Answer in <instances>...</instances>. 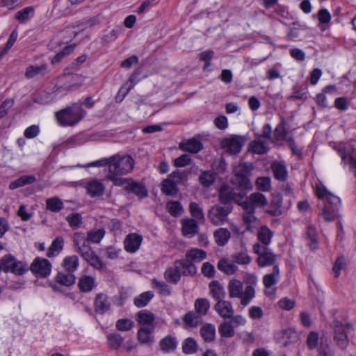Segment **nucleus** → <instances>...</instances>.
<instances>
[{"mask_svg": "<svg viewBox=\"0 0 356 356\" xmlns=\"http://www.w3.org/2000/svg\"><path fill=\"white\" fill-rule=\"evenodd\" d=\"M248 285L245 288V296L241 302L243 307L250 304L251 300L255 297L254 286L257 285L258 279L255 275L250 274L248 275Z\"/></svg>", "mask_w": 356, "mask_h": 356, "instance_id": "nucleus-11", "label": "nucleus"}, {"mask_svg": "<svg viewBox=\"0 0 356 356\" xmlns=\"http://www.w3.org/2000/svg\"><path fill=\"white\" fill-rule=\"evenodd\" d=\"M87 192L92 197H99L104 192V185L98 179L90 181L86 186Z\"/></svg>", "mask_w": 356, "mask_h": 356, "instance_id": "nucleus-21", "label": "nucleus"}, {"mask_svg": "<svg viewBox=\"0 0 356 356\" xmlns=\"http://www.w3.org/2000/svg\"><path fill=\"white\" fill-rule=\"evenodd\" d=\"M142 236L137 234H129L124 241V248L129 252H135L140 246Z\"/></svg>", "mask_w": 356, "mask_h": 356, "instance_id": "nucleus-18", "label": "nucleus"}, {"mask_svg": "<svg viewBox=\"0 0 356 356\" xmlns=\"http://www.w3.org/2000/svg\"><path fill=\"white\" fill-rule=\"evenodd\" d=\"M78 285L81 291L90 292L95 286V280L92 276L82 275L79 278Z\"/></svg>", "mask_w": 356, "mask_h": 356, "instance_id": "nucleus-32", "label": "nucleus"}, {"mask_svg": "<svg viewBox=\"0 0 356 356\" xmlns=\"http://www.w3.org/2000/svg\"><path fill=\"white\" fill-rule=\"evenodd\" d=\"M134 321L127 318H121L116 322V328L122 332L129 331L134 327Z\"/></svg>", "mask_w": 356, "mask_h": 356, "instance_id": "nucleus-64", "label": "nucleus"}, {"mask_svg": "<svg viewBox=\"0 0 356 356\" xmlns=\"http://www.w3.org/2000/svg\"><path fill=\"white\" fill-rule=\"evenodd\" d=\"M216 243L220 245H225L230 238V232L225 228H219L213 234Z\"/></svg>", "mask_w": 356, "mask_h": 356, "instance_id": "nucleus-37", "label": "nucleus"}, {"mask_svg": "<svg viewBox=\"0 0 356 356\" xmlns=\"http://www.w3.org/2000/svg\"><path fill=\"white\" fill-rule=\"evenodd\" d=\"M231 183L241 190H246L251 188L250 181L247 176L234 174L231 178Z\"/></svg>", "mask_w": 356, "mask_h": 356, "instance_id": "nucleus-33", "label": "nucleus"}, {"mask_svg": "<svg viewBox=\"0 0 356 356\" xmlns=\"http://www.w3.org/2000/svg\"><path fill=\"white\" fill-rule=\"evenodd\" d=\"M161 191L165 195H173L178 191L177 185L172 179L168 177L163 181Z\"/></svg>", "mask_w": 356, "mask_h": 356, "instance_id": "nucleus-41", "label": "nucleus"}, {"mask_svg": "<svg viewBox=\"0 0 356 356\" xmlns=\"http://www.w3.org/2000/svg\"><path fill=\"white\" fill-rule=\"evenodd\" d=\"M36 181V178L33 175H23L11 182L9 185V188L11 190L16 189L19 187L24 186L26 184H33Z\"/></svg>", "mask_w": 356, "mask_h": 356, "instance_id": "nucleus-35", "label": "nucleus"}, {"mask_svg": "<svg viewBox=\"0 0 356 356\" xmlns=\"http://www.w3.org/2000/svg\"><path fill=\"white\" fill-rule=\"evenodd\" d=\"M159 346L161 350L168 353L175 350L177 347V341L175 338L168 335L161 340Z\"/></svg>", "mask_w": 356, "mask_h": 356, "instance_id": "nucleus-40", "label": "nucleus"}, {"mask_svg": "<svg viewBox=\"0 0 356 356\" xmlns=\"http://www.w3.org/2000/svg\"><path fill=\"white\" fill-rule=\"evenodd\" d=\"M30 270L35 274L47 277L51 272V264L47 259L36 257L31 264Z\"/></svg>", "mask_w": 356, "mask_h": 356, "instance_id": "nucleus-10", "label": "nucleus"}, {"mask_svg": "<svg viewBox=\"0 0 356 356\" xmlns=\"http://www.w3.org/2000/svg\"><path fill=\"white\" fill-rule=\"evenodd\" d=\"M183 320L191 327H195L202 323L201 316L194 312H189L186 314Z\"/></svg>", "mask_w": 356, "mask_h": 356, "instance_id": "nucleus-39", "label": "nucleus"}, {"mask_svg": "<svg viewBox=\"0 0 356 356\" xmlns=\"http://www.w3.org/2000/svg\"><path fill=\"white\" fill-rule=\"evenodd\" d=\"M307 236L310 240L309 245L311 249L315 250L318 248V241L316 239V231L312 226H308L307 230Z\"/></svg>", "mask_w": 356, "mask_h": 356, "instance_id": "nucleus-62", "label": "nucleus"}, {"mask_svg": "<svg viewBox=\"0 0 356 356\" xmlns=\"http://www.w3.org/2000/svg\"><path fill=\"white\" fill-rule=\"evenodd\" d=\"M1 264L4 271H10L18 275L24 274L29 269L27 264L17 261L11 255L4 256L1 259Z\"/></svg>", "mask_w": 356, "mask_h": 356, "instance_id": "nucleus-6", "label": "nucleus"}, {"mask_svg": "<svg viewBox=\"0 0 356 356\" xmlns=\"http://www.w3.org/2000/svg\"><path fill=\"white\" fill-rule=\"evenodd\" d=\"M254 253L258 255L257 263L260 267L271 266L275 264L277 256L268 248H261L258 244L253 245Z\"/></svg>", "mask_w": 356, "mask_h": 356, "instance_id": "nucleus-7", "label": "nucleus"}, {"mask_svg": "<svg viewBox=\"0 0 356 356\" xmlns=\"http://www.w3.org/2000/svg\"><path fill=\"white\" fill-rule=\"evenodd\" d=\"M244 207L245 209L242 216L243 222L248 230H252L259 225V220L256 217L255 211L252 207H249L246 204Z\"/></svg>", "mask_w": 356, "mask_h": 356, "instance_id": "nucleus-12", "label": "nucleus"}, {"mask_svg": "<svg viewBox=\"0 0 356 356\" xmlns=\"http://www.w3.org/2000/svg\"><path fill=\"white\" fill-rule=\"evenodd\" d=\"M63 243L64 241L62 237H57L54 239L48 250L47 256L49 257L55 256L56 252H58L63 249Z\"/></svg>", "mask_w": 356, "mask_h": 356, "instance_id": "nucleus-51", "label": "nucleus"}, {"mask_svg": "<svg viewBox=\"0 0 356 356\" xmlns=\"http://www.w3.org/2000/svg\"><path fill=\"white\" fill-rule=\"evenodd\" d=\"M154 314L148 310L143 309L137 313V321L140 326H154Z\"/></svg>", "mask_w": 356, "mask_h": 356, "instance_id": "nucleus-27", "label": "nucleus"}, {"mask_svg": "<svg viewBox=\"0 0 356 356\" xmlns=\"http://www.w3.org/2000/svg\"><path fill=\"white\" fill-rule=\"evenodd\" d=\"M332 326L334 341L340 348L345 349L349 343L348 334L353 330V325L350 323L343 324L339 321H334Z\"/></svg>", "mask_w": 356, "mask_h": 356, "instance_id": "nucleus-4", "label": "nucleus"}, {"mask_svg": "<svg viewBox=\"0 0 356 356\" xmlns=\"http://www.w3.org/2000/svg\"><path fill=\"white\" fill-rule=\"evenodd\" d=\"M127 192L132 193L139 198L142 199L147 196V190L145 186L131 179L130 183L127 186Z\"/></svg>", "mask_w": 356, "mask_h": 356, "instance_id": "nucleus-25", "label": "nucleus"}, {"mask_svg": "<svg viewBox=\"0 0 356 356\" xmlns=\"http://www.w3.org/2000/svg\"><path fill=\"white\" fill-rule=\"evenodd\" d=\"M214 310L223 318L232 317L234 311L232 303L228 300H220L214 305Z\"/></svg>", "mask_w": 356, "mask_h": 356, "instance_id": "nucleus-14", "label": "nucleus"}, {"mask_svg": "<svg viewBox=\"0 0 356 356\" xmlns=\"http://www.w3.org/2000/svg\"><path fill=\"white\" fill-rule=\"evenodd\" d=\"M245 204L255 211V208H262L267 205L268 201L264 194L257 192L248 197V203Z\"/></svg>", "mask_w": 356, "mask_h": 356, "instance_id": "nucleus-19", "label": "nucleus"}, {"mask_svg": "<svg viewBox=\"0 0 356 356\" xmlns=\"http://www.w3.org/2000/svg\"><path fill=\"white\" fill-rule=\"evenodd\" d=\"M75 280V276L72 273H58L56 277V280L58 283L66 286H70L74 284Z\"/></svg>", "mask_w": 356, "mask_h": 356, "instance_id": "nucleus-43", "label": "nucleus"}, {"mask_svg": "<svg viewBox=\"0 0 356 356\" xmlns=\"http://www.w3.org/2000/svg\"><path fill=\"white\" fill-rule=\"evenodd\" d=\"M34 9L33 7L29 6L18 11L15 14V18L21 23L25 22L29 20L33 15Z\"/></svg>", "mask_w": 356, "mask_h": 356, "instance_id": "nucleus-56", "label": "nucleus"}, {"mask_svg": "<svg viewBox=\"0 0 356 356\" xmlns=\"http://www.w3.org/2000/svg\"><path fill=\"white\" fill-rule=\"evenodd\" d=\"M214 180V174L211 171H204L199 177L200 184L204 187L210 186Z\"/></svg>", "mask_w": 356, "mask_h": 356, "instance_id": "nucleus-58", "label": "nucleus"}, {"mask_svg": "<svg viewBox=\"0 0 356 356\" xmlns=\"http://www.w3.org/2000/svg\"><path fill=\"white\" fill-rule=\"evenodd\" d=\"M251 147L253 152L258 154H265L268 150L267 143L261 138L252 142Z\"/></svg>", "mask_w": 356, "mask_h": 356, "instance_id": "nucleus-52", "label": "nucleus"}, {"mask_svg": "<svg viewBox=\"0 0 356 356\" xmlns=\"http://www.w3.org/2000/svg\"><path fill=\"white\" fill-rule=\"evenodd\" d=\"M153 296L154 294L151 291L142 293L134 298V304L137 307H145L147 305Z\"/></svg>", "mask_w": 356, "mask_h": 356, "instance_id": "nucleus-48", "label": "nucleus"}, {"mask_svg": "<svg viewBox=\"0 0 356 356\" xmlns=\"http://www.w3.org/2000/svg\"><path fill=\"white\" fill-rule=\"evenodd\" d=\"M217 268L220 271L227 275H234L238 270L237 266L234 264L232 260L229 261L226 258H222L218 261Z\"/></svg>", "mask_w": 356, "mask_h": 356, "instance_id": "nucleus-24", "label": "nucleus"}, {"mask_svg": "<svg viewBox=\"0 0 356 356\" xmlns=\"http://www.w3.org/2000/svg\"><path fill=\"white\" fill-rule=\"evenodd\" d=\"M243 145V140L239 136H232L221 142L222 147L229 154H238Z\"/></svg>", "mask_w": 356, "mask_h": 356, "instance_id": "nucleus-8", "label": "nucleus"}, {"mask_svg": "<svg viewBox=\"0 0 356 356\" xmlns=\"http://www.w3.org/2000/svg\"><path fill=\"white\" fill-rule=\"evenodd\" d=\"M200 334L207 342H211L214 339L216 330L212 324H206L200 329Z\"/></svg>", "mask_w": 356, "mask_h": 356, "instance_id": "nucleus-42", "label": "nucleus"}, {"mask_svg": "<svg viewBox=\"0 0 356 356\" xmlns=\"http://www.w3.org/2000/svg\"><path fill=\"white\" fill-rule=\"evenodd\" d=\"M111 303L106 295L99 293L95 300V310L99 314H104L110 309Z\"/></svg>", "mask_w": 356, "mask_h": 356, "instance_id": "nucleus-23", "label": "nucleus"}, {"mask_svg": "<svg viewBox=\"0 0 356 356\" xmlns=\"http://www.w3.org/2000/svg\"><path fill=\"white\" fill-rule=\"evenodd\" d=\"M63 202L57 197L46 200V208L52 212H59L63 209Z\"/></svg>", "mask_w": 356, "mask_h": 356, "instance_id": "nucleus-44", "label": "nucleus"}, {"mask_svg": "<svg viewBox=\"0 0 356 356\" xmlns=\"http://www.w3.org/2000/svg\"><path fill=\"white\" fill-rule=\"evenodd\" d=\"M232 211V207L229 204L214 205L208 212V219L216 226L222 225L227 222L228 215Z\"/></svg>", "mask_w": 356, "mask_h": 356, "instance_id": "nucleus-5", "label": "nucleus"}, {"mask_svg": "<svg viewBox=\"0 0 356 356\" xmlns=\"http://www.w3.org/2000/svg\"><path fill=\"white\" fill-rule=\"evenodd\" d=\"M105 234L104 229L90 230L87 234V241L93 243H98L101 241Z\"/></svg>", "mask_w": 356, "mask_h": 356, "instance_id": "nucleus-53", "label": "nucleus"}, {"mask_svg": "<svg viewBox=\"0 0 356 356\" xmlns=\"http://www.w3.org/2000/svg\"><path fill=\"white\" fill-rule=\"evenodd\" d=\"M227 290L230 298H240L241 302L245 296L243 283L237 279H232L229 281Z\"/></svg>", "mask_w": 356, "mask_h": 356, "instance_id": "nucleus-13", "label": "nucleus"}, {"mask_svg": "<svg viewBox=\"0 0 356 356\" xmlns=\"http://www.w3.org/2000/svg\"><path fill=\"white\" fill-rule=\"evenodd\" d=\"M218 331L223 337L229 338L234 335V327L232 322L225 321L219 325Z\"/></svg>", "mask_w": 356, "mask_h": 356, "instance_id": "nucleus-46", "label": "nucleus"}, {"mask_svg": "<svg viewBox=\"0 0 356 356\" xmlns=\"http://www.w3.org/2000/svg\"><path fill=\"white\" fill-rule=\"evenodd\" d=\"M280 280V268L278 266H274L272 273L266 274L263 277V282L266 288L269 289L276 284Z\"/></svg>", "mask_w": 356, "mask_h": 356, "instance_id": "nucleus-29", "label": "nucleus"}, {"mask_svg": "<svg viewBox=\"0 0 356 356\" xmlns=\"http://www.w3.org/2000/svg\"><path fill=\"white\" fill-rule=\"evenodd\" d=\"M179 147L183 151L188 152L192 154L199 152L203 148L202 143L195 138H191L186 141H183L179 144Z\"/></svg>", "mask_w": 356, "mask_h": 356, "instance_id": "nucleus-22", "label": "nucleus"}, {"mask_svg": "<svg viewBox=\"0 0 356 356\" xmlns=\"http://www.w3.org/2000/svg\"><path fill=\"white\" fill-rule=\"evenodd\" d=\"M134 166V161L130 155L116 154L110 156L108 173L127 175L132 171Z\"/></svg>", "mask_w": 356, "mask_h": 356, "instance_id": "nucleus-2", "label": "nucleus"}, {"mask_svg": "<svg viewBox=\"0 0 356 356\" xmlns=\"http://www.w3.org/2000/svg\"><path fill=\"white\" fill-rule=\"evenodd\" d=\"M86 115V111L79 105L74 104L56 113V118L62 126H72L79 122Z\"/></svg>", "mask_w": 356, "mask_h": 356, "instance_id": "nucleus-3", "label": "nucleus"}, {"mask_svg": "<svg viewBox=\"0 0 356 356\" xmlns=\"http://www.w3.org/2000/svg\"><path fill=\"white\" fill-rule=\"evenodd\" d=\"M275 179L280 181H285L287 177V170L284 164L281 162H274L271 165Z\"/></svg>", "mask_w": 356, "mask_h": 356, "instance_id": "nucleus-34", "label": "nucleus"}, {"mask_svg": "<svg viewBox=\"0 0 356 356\" xmlns=\"http://www.w3.org/2000/svg\"><path fill=\"white\" fill-rule=\"evenodd\" d=\"M154 329L155 326H140L137 332L138 341L143 344L153 343Z\"/></svg>", "mask_w": 356, "mask_h": 356, "instance_id": "nucleus-15", "label": "nucleus"}, {"mask_svg": "<svg viewBox=\"0 0 356 356\" xmlns=\"http://www.w3.org/2000/svg\"><path fill=\"white\" fill-rule=\"evenodd\" d=\"M252 169V166L250 163H243L235 166L233 172L236 175L248 177Z\"/></svg>", "mask_w": 356, "mask_h": 356, "instance_id": "nucleus-61", "label": "nucleus"}, {"mask_svg": "<svg viewBox=\"0 0 356 356\" xmlns=\"http://www.w3.org/2000/svg\"><path fill=\"white\" fill-rule=\"evenodd\" d=\"M182 350L185 354H194L197 350V344L193 338L188 337L182 343Z\"/></svg>", "mask_w": 356, "mask_h": 356, "instance_id": "nucleus-47", "label": "nucleus"}, {"mask_svg": "<svg viewBox=\"0 0 356 356\" xmlns=\"http://www.w3.org/2000/svg\"><path fill=\"white\" fill-rule=\"evenodd\" d=\"M36 181V178L33 175H23L11 182L9 185V188L11 190L16 189L19 187L24 186L26 184H33Z\"/></svg>", "mask_w": 356, "mask_h": 356, "instance_id": "nucleus-36", "label": "nucleus"}, {"mask_svg": "<svg viewBox=\"0 0 356 356\" xmlns=\"http://www.w3.org/2000/svg\"><path fill=\"white\" fill-rule=\"evenodd\" d=\"M273 233L267 226H261L257 232L258 244L261 248H268L271 242Z\"/></svg>", "mask_w": 356, "mask_h": 356, "instance_id": "nucleus-17", "label": "nucleus"}, {"mask_svg": "<svg viewBox=\"0 0 356 356\" xmlns=\"http://www.w3.org/2000/svg\"><path fill=\"white\" fill-rule=\"evenodd\" d=\"M108 345L113 349H118L122 345L124 339L119 334H111L107 337Z\"/></svg>", "mask_w": 356, "mask_h": 356, "instance_id": "nucleus-59", "label": "nucleus"}, {"mask_svg": "<svg viewBox=\"0 0 356 356\" xmlns=\"http://www.w3.org/2000/svg\"><path fill=\"white\" fill-rule=\"evenodd\" d=\"M73 243L75 247V251L80 250L88 245L87 237L82 232H76L73 236Z\"/></svg>", "mask_w": 356, "mask_h": 356, "instance_id": "nucleus-55", "label": "nucleus"}, {"mask_svg": "<svg viewBox=\"0 0 356 356\" xmlns=\"http://www.w3.org/2000/svg\"><path fill=\"white\" fill-rule=\"evenodd\" d=\"M207 257V252L201 249L193 248L188 250L186 253V259L181 261H188L191 264L193 262H200Z\"/></svg>", "mask_w": 356, "mask_h": 356, "instance_id": "nucleus-26", "label": "nucleus"}, {"mask_svg": "<svg viewBox=\"0 0 356 356\" xmlns=\"http://www.w3.org/2000/svg\"><path fill=\"white\" fill-rule=\"evenodd\" d=\"M235 194L236 192H234L233 189L222 187L219 193V198L221 202L228 204L229 201L233 200Z\"/></svg>", "mask_w": 356, "mask_h": 356, "instance_id": "nucleus-54", "label": "nucleus"}, {"mask_svg": "<svg viewBox=\"0 0 356 356\" xmlns=\"http://www.w3.org/2000/svg\"><path fill=\"white\" fill-rule=\"evenodd\" d=\"M62 265L67 273H74L79 265V258L76 255L67 256L64 258Z\"/></svg>", "mask_w": 356, "mask_h": 356, "instance_id": "nucleus-31", "label": "nucleus"}, {"mask_svg": "<svg viewBox=\"0 0 356 356\" xmlns=\"http://www.w3.org/2000/svg\"><path fill=\"white\" fill-rule=\"evenodd\" d=\"M76 252L79 253L84 260H86L95 268H102L103 264L102 261L96 255L89 245L83 247V248H81L80 250H76Z\"/></svg>", "mask_w": 356, "mask_h": 356, "instance_id": "nucleus-9", "label": "nucleus"}, {"mask_svg": "<svg viewBox=\"0 0 356 356\" xmlns=\"http://www.w3.org/2000/svg\"><path fill=\"white\" fill-rule=\"evenodd\" d=\"M197 270L193 264L188 261H175L172 267L167 268L164 273V277L168 282L177 284L181 277V275H193Z\"/></svg>", "mask_w": 356, "mask_h": 356, "instance_id": "nucleus-1", "label": "nucleus"}, {"mask_svg": "<svg viewBox=\"0 0 356 356\" xmlns=\"http://www.w3.org/2000/svg\"><path fill=\"white\" fill-rule=\"evenodd\" d=\"M232 261L239 265H248L252 258L244 252H236L231 256Z\"/></svg>", "mask_w": 356, "mask_h": 356, "instance_id": "nucleus-49", "label": "nucleus"}, {"mask_svg": "<svg viewBox=\"0 0 356 356\" xmlns=\"http://www.w3.org/2000/svg\"><path fill=\"white\" fill-rule=\"evenodd\" d=\"M168 212L173 216H180L183 213V207L177 201H171L167 204Z\"/></svg>", "mask_w": 356, "mask_h": 356, "instance_id": "nucleus-60", "label": "nucleus"}, {"mask_svg": "<svg viewBox=\"0 0 356 356\" xmlns=\"http://www.w3.org/2000/svg\"><path fill=\"white\" fill-rule=\"evenodd\" d=\"M194 307L195 309V312L202 316L207 314L210 307V303L206 298H198L195 300Z\"/></svg>", "mask_w": 356, "mask_h": 356, "instance_id": "nucleus-45", "label": "nucleus"}, {"mask_svg": "<svg viewBox=\"0 0 356 356\" xmlns=\"http://www.w3.org/2000/svg\"><path fill=\"white\" fill-rule=\"evenodd\" d=\"M281 206H282V200L277 196L273 197L270 203V207L269 209L266 211L268 213L273 216H280L282 213L281 211Z\"/></svg>", "mask_w": 356, "mask_h": 356, "instance_id": "nucleus-50", "label": "nucleus"}, {"mask_svg": "<svg viewBox=\"0 0 356 356\" xmlns=\"http://www.w3.org/2000/svg\"><path fill=\"white\" fill-rule=\"evenodd\" d=\"M211 296L218 302L225 296L223 286L218 281H212L209 285Z\"/></svg>", "mask_w": 356, "mask_h": 356, "instance_id": "nucleus-30", "label": "nucleus"}, {"mask_svg": "<svg viewBox=\"0 0 356 356\" xmlns=\"http://www.w3.org/2000/svg\"><path fill=\"white\" fill-rule=\"evenodd\" d=\"M337 209L334 207H330L328 205H325L322 209L321 215L326 221H332L337 215Z\"/></svg>", "mask_w": 356, "mask_h": 356, "instance_id": "nucleus-63", "label": "nucleus"}, {"mask_svg": "<svg viewBox=\"0 0 356 356\" xmlns=\"http://www.w3.org/2000/svg\"><path fill=\"white\" fill-rule=\"evenodd\" d=\"M122 175H115V173H108L106 176L107 180L111 181L115 186H123L127 191V186L129 184L131 179L122 178Z\"/></svg>", "mask_w": 356, "mask_h": 356, "instance_id": "nucleus-38", "label": "nucleus"}, {"mask_svg": "<svg viewBox=\"0 0 356 356\" xmlns=\"http://www.w3.org/2000/svg\"><path fill=\"white\" fill-rule=\"evenodd\" d=\"M316 193L320 199L326 198L327 205L337 209V206L340 203V199L337 196L332 195L326 188L321 186H316Z\"/></svg>", "mask_w": 356, "mask_h": 356, "instance_id": "nucleus-16", "label": "nucleus"}, {"mask_svg": "<svg viewBox=\"0 0 356 356\" xmlns=\"http://www.w3.org/2000/svg\"><path fill=\"white\" fill-rule=\"evenodd\" d=\"M66 220L73 229L81 227L82 225V216L78 213H72L66 217Z\"/></svg>", "mask_w": 356, "mask_h": 356, "instance_id": "nucleus-57", "label": "nucleus"}, {"mask_svg": "<svg viewBox=\"0 0 356 356\" xmlns=\"http://www.w3.org/2000/svg\"><path fill=\"white\" fill-rule=\"evenodd\" d=\"M181 224L182 233L184 236L193 237L197 232L198 226L194 219H184Z\"/></svg>", "mask_w": 356, "mask_h": 356, "instance_id": "nucleus-28", "label": "nucleus"}, {"mask_svg": "<svg viewBox=\"0 0 356 356\" xmlns=\"http://www.w3.org/2000/svg\"><path fill=\"white\" fill-rule=\"evenodd\" d=\"M48 72V65L43 63L40 65H29L26 67L25 76L26 79L43 76Z\"/></svg>", "mask_w": 356, "mask_h": 356, "instance_id": "nucleus-20", "label": "nucleus"}]
</instances>
